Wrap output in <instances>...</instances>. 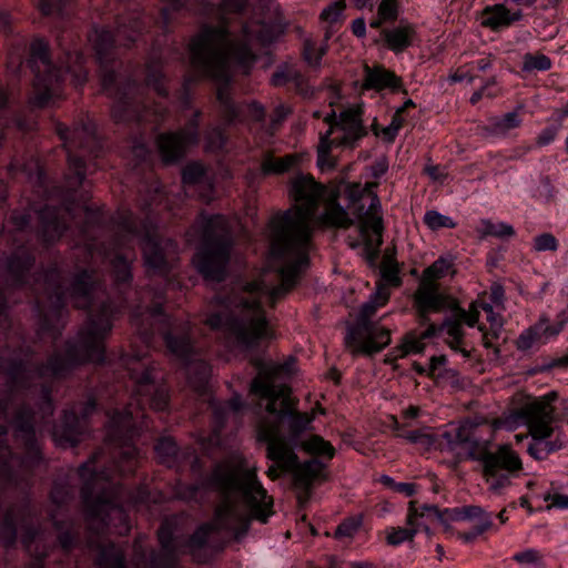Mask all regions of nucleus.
Instances as JSON below:
<instances>
[{
    "mask_svg": "<svg viewBox=\"0 0 568 568\" xmlns=\"http://www.w3.org/2000/svg\"><path fill=\"white\" fill-rule=\"evenodd\" d=\"M114 222L116 236L111 247L85 240L81 252L90 257V262L108 261L116 285L130 283V264L134 257L131 243L143 233L142 251L148 272L160 276L170 273L178 258V245L173 240L139 223L128 210L119 211ZM101 288L100 275L91 263L73 276L65 290L60 272L51 268L44 275L43 292L36 296L41 316L40 337L48 334L55 339L61 334L67 302L77 308H89L88 321L77 337L68 341L63 351L55 349L45 363L33 361L34 352L30 346L21 345L13 351L0 347V372L7 375L6 395L0 398V474H31L42 458L36 425L54 412L51 386L43 379L62 378L84 363L103 362L104 342L118 308L111 301L95 305V294Z\"/></svg>",
    "mask_w": 568,
    "mask_h": 568,
    "instance_id": "1",
    "label": "nucleus"
},
{
    "mask_svg": "<svg viewBox=\"0 0 568 568\" xmlns=\"http://www.w3.org/2000/svg\"><path fill=\"white\" fill-rule=\"evenodd\" d=\"M128 373L134 383V403H129L123 412L113 410L109 416L106 443L112 447L111 466L98 470L95 464L101 453L97 452L78 470L83 481L81 497L89 530L88 547L97 551L94 561L99 568H181L178 554L182 550V544L174 536L170 520H164L158 530L160 552L152 551L149 556L142 539L134 540L130 567L123 548L102 538L105 529L120 536L129 534L131 524L126 508L144 503L148 495L142 487L131 491L122 485L109 484L105 487L101 484L110 481L116 474L124 476L135 471L140 452L133 440L146 426L144 406L163 412L170 399L166 385L156 383L158 365L144 354H132Z\"/></svg>",
    "mask_w": 568,
    "mask_h": 568,
    "instance_id": "2",
    "label": "nucleus"
},
{
    "mask_svg": "<svg viewBox=\"0 0 568 568\" xmlns=\"http://www.w3.org/2000/svg\"><path fill=\"white\" fill-rule=\"evenodd\" d=\"M328 193L312 175L301 174L292 180L291 195L296 204L274 215L268 224L271 255L283 263L278 267L281 283L274 287L262 281L236 283L229 294L217 296L222 311L210 314L205 325L223 329L244 348H253L274 336L263 303L274 307L307 266L313 235L311 222Z\"/></svg>",
    "mask_w": 568,
    "mask_h": 568,
    "instance_id": "3",
    "label": "nucleus"
},
{
    "mask_svg": "<svg viewBox=\"0 0 568 568\" xmlns=\"http://www.w3.org/2000/svg\"><path fill=\"white\" fill-rule=\"evenodd\" d=\"M207 486L221 496L214 518L201 525L182 545L199 561L197 551L207 544L211 535L230 531L240 540L248 530L252 519L266 524L273 514V500L257 479L255 469L241 462L225 460L217 464L207 477Z\"/></svg>",
    "mask_w": 568,
    "mask_h": 568,
    "instance_id": "4",
    "label": "nucleus"
},
{
    "mask_svg": "<svg viewBox=\"0 0 568 568\" xmlns=\"http://www.w3.org/2000/svg\"><path fill=\"white\" fill-rule=\"evenodd\" d=\"M140 13H131L118 20L115 33L109 30L94 29L89 36L97 59L101 65L102 88L108 97L114 100L112 116L116 122L139 121L159 124L164 120L166 109L156 103L148 106L144 98V88L132 80L124 78L114 69L109 68L113 61L114 44L130 47L142 30Z\"/></svg>",
    "mask_w": 568,
    "mask_h": 568,
    "instance_id": "5",
    "label": "nucleus"
},
{
    "mask_svg": "<svg viewBox=\"0 0 568 568\" xmlns=\"http://www.w3.org/2000/svg\"><path fill=\"white\" fill-rule=\"evenodd\" d=\"M191 64L201 78L220 82L216 98L223 108L225 119L231 122L237 116V106L230 98V63L245 72L255 61L250 47L247 27L242 28V36H233L225 23L204 26L190 42Z\"/></svg>",
    "mask_w": 568,
    "mask_h": 568,
    "instance_id": "6",
    "label": "nucleus"
},
{
    "mask_svg": "<svg viewBox=\"0 0 568 568\" xmlns=\"http://www.w3.org/2000/svg\"><path fill=\"white\" fill-rule=\"evenodd\" d=\"M131 321L148 346L155 332L161 334L168 352L185 366L190 386L204 395L211 369L206 362L197 358L190 322L164 314L162 305L158 303L143 312L139 307Z\"/></svg>",
    "mask_w": 568,
    "mask_h": 568,
    "instance_id": "7",
    "label": "nucleus"
},
{
    "mask_svg": "<svg viewBox=\"0 0 568 568\" xmlns=\"http://www.w3.org/2000/svg\"><path fill=\"white\" fill-rule=\"evenodd\" d=\"M254 365L258 373L251 383V392L263 399H267L266 412L273 415L272 418H263L268 423H278V428L284 420L288 422V430L292 435L302 434L311 418L307 414L298 413L294 409V400L291 397V387L281 384L275 385L273 378L283 371V366L274 364H264L256 359Z\"/></svg>",
    "mask_w": 568,
    "mask_h": 568,
    "instance_id": "8",
    "label": "nucleus"
},
{
    "mask_svg": "<svg viewBox=\"0 0 568 568\" xmlns=\"http://www.w3.org/2000/svg\"><path fill=\"white\" fill-rule=\"evenodd\" d=\"M232 236L227 220L213 215L203 221L202 245L194 256V264L205 280L222 282L230 260Z\"/></svg>",
    "mask_w": 568,
    "mask_h": 568,
    "instance_id": "9",
    "label": "nucleus"
},
{
    "mask_svg": "<svg viewBox=\"0 0 568 568\" xmlns=\"http://www.w3.org/2000/svg\"><path fill=\"white\" fill-rule=\"evenodd\" d=\"M373 184H349L346 189L347 199L353 213L358 220V230L364 240L365 251L371 260L375 258L383 244L384 223L381 214V201L372 190Z\"/></svg>",
    "mask_w": 568,
    "mask_h": 568,
    "instance_id": "10",
    "label": "nucleus"
},
{
    "mask_svg": "<svg viewBox=\"0 0 568 568\" xmlns=\"http://www.w3.org/2000/svg\"><path fill=\"white\" fill-rule=\"evenodd\" d=\"M55 131L63 141V146L68 153L69 169L72 175L68 176V190L74 191L83 184L85 179V163L83 155L88 154L98 158L101 151V143L95 135V126L90 121L81 122L69 129L62 123H58Z\"/></svg>",
    "mask_w": 568,
    "mask_h": 568,
    "instance_id": "11",
    "label": "nucleus"
},
{
    "mask_svg": "<svg viewBox=\"0 0 568 568\" xmlns=\"http://www.w3.org/2000/svg\"><path fill=\"white\" fill-rule=\"evenodd\" d=\"M29 65L34 73L29 103L43 108L50 101L59 99L64 72L51 63L48 43L44 40L36 39L31 42Z\"/></svg>",
    "mask_w": 568,
    "mask_h": 568,
    "instance_id": "12",
    "label": "nucleus"
},
{
    "mask_svg": "<svg viewBox=\"0 0 568 568\" xmlns=\"http://www.w3.org/2000/svg\"><path fill=\"white\" fill-rule=\"evenodd\" d=\"M377 308L375 302L368 300L362 306L356 323L348 327L345 345L353 355H373L389 345L390 331L372 321Z\"/></svg>",
    "mask_w": 568,
    "mask_h": 568,
    "instance_id": "13",
    "label": "nucleus"
},
{
    "mask_svg": "<svg viewBox=\"0 0 568 568\" xmlns=\"http://www.w3.org/2000/svg\"><path fill=\"white\" fill-rule=\"evenodd\" d=\"M452 267L450 260L439 257L424 270L418 287L414 293V305L420 324L429 322V313H436L446 307L448 296L439 292L438 280L443 278Z\"/></svg>",
    "mask_w": 568,
    "mask_h": 568,
    "instance_id": "14",
    "label": "nucleus"
},
{
    "mask_svg": "<svg viewBox=\"0 0 568 568\" xmlns=\"http://www.w3.org/2000/svg\"><path fill=\"white\" fill-rule=\"evenodd\" d=\"M257 430L258 439L266 443V458L272 462L266 475L270 479L276 480L294 469L300 458L293 444L280 434L278 423L261 420Z\"/></svg>",
    "mask_w": 568,
    "mask_h": 568,
    "instance_id": "15",
    "label": "nucleus"
},
{
    "mask_svg": "<svg viewBox=\"0 0 568 568\" xmlns=\"http://www.w3.org/2000/svg\"><path fill=\"white\" fill-rule=\"evenodd\" d=\"M200 111H195L186 125L174 132L161 133L156 136V149L163 164L171 165L180 162L191 145L199 143Z\"/></svg>",
    "mask_w": 568,
    "mask_h": 568,
    "instance_id": "16",
    "label": "nucleus"
},
{
    "mask_svg": "<svg viewBox=\"0 0 568 568\" xmlns=\"http://www.w3.org/2000/svg\"><path fill=\"white\" fill-rule=\"evenodd\" d=\"M97 410V402L89 398L85 403L65 410L61 424L54 426L52 437L57 445L74 446L88 429V419Z\"/></svg>",
    "mask_w": 568,
    "mask_h": 568,
    "instance_id": "17",
    "label": "nucleus"
},
{
    "mask_svg": "<svg viewBox=\"0 0 568 568\" xmlns=\"http://www.w3.org/2000/svg\"><path fill=\"white\" fill-rule=\"evenodd\" d=\"M557 397L556 392H549L521 407L520 413L526 420L529 434L552 435L554 427L551 424L556 420L552 403Z\"/></svg>",
    "mask_w": 568,
    "mask_h": 568,
    "instance_id": "18",
    "label": "nucleus"
},
{
    "mask_svg": "<svg viewBox=\"0 0 568 568\" xmlns=\"http://www.w3.org/2000/svg\"><path fill=\"white\" fill-rule=\"evenodd\" d=\"M475 444L477 449L470 450V458L481 462L484 473H516L521 470V459L510 446L503 445L496 452H490L486 445Z\"/></svg>",
    "mask_w": 568,
    "mask_h": 568,
    "instance_id": "19",
    "label": "nucleus"
},
{
    "mask_svg": "<svg viewBox=\"0 0 568 568\" xmlns=\"http://www.w3.org/2000/svg\"><path fill=\"white\" fill-rule=\"evenodd\" d=\"M37 214L39 219L38 237L50 244L59 240L67 229V220L71 217V207L69 205H45L37 211Z\"/></svg>",
    "mask_w": 568,
    "mask_h": 568,
    "instance_id": "20",
    "label": "nucleus"
},
{
    "mask_svg": "<svg viewBox=\"0 0 568 568\" xmlns=\"http://www.w3.org/2000/svg\"><path fill=\"white\" fill-rule=\"evenodd\" d=\"M326 465L317 458L304 462L298 460L296 467L288 474L292 475L293 486L296 489V497L300 504L308 501L312 495L313 485L324 478Z\"/></svg>",
    "mask_w": 568,
    "mask_h": 568,
    "instance_id": "21",
    "label": "nucleus"
},
{
    "mask_svg": "<svg viewBox=\"0 0 568 568\" xmlns=\"http://www.w3.org/2000/svg\"><path fill=\"white\" fill-rule=\"evenodd\" d=\"M73 33L63 31L57 37L59 48L63 53L61 64L65 65V72L72 75V82L75 87L83 85L87 81L88 72L84 68V57L79 52L77 44L73 43Z\"/></svg>",
    "mask_w": 568,
    "mask_h": 568,
    "instance_id": "22",
    "label": "nucleus"
},
{
    "mask_svg": "<svg viewBox=\"0 0 568 568\" xmlns=\"http://www.w3.org/2000/svg\"><path fill=\"white\" fill-rule=\"evenodd\" d=\"M338 125L342 136H335L334 146L353 148L355 142L367 134L363 125L362 109L359 106L348 108L341 112Z\"/></svg>",
    "mask_w": 568,
    "mask_h": 568,
    "instance_id": "23",
    "label": "nucleus"
},
{
    "mask_svg": "<svg viewBox=\"0 0 568 568\" xmlns=\"http://www.w3.org/2000/svg\"><path fill=\"white\" fill-rule=\"evenodd\" d=\"M324 202V211L318 216V222L327 227L347 230L354 225V220L338 203V192L329 191Z\"/></svg>",
    "mask_w": 568,
    "mask_h": 568,
    "instance_id": "24",
    "label": "nucleus"
},
{
    "mask_svg": "<svg viewBox=\"0 0 568 568\" xmlns=\"http://www.w3.org/2000/svg\"><path fill=\"white\" fill-rule=\"evenodd\" d=\"M564 324H550L548 318L540 317L539 321L525 329L517 339V347L521 351H527L536 344H544L549 337L558 335L562 329Z\"/></svg>",
    "mask_w": 568,
    "mask_h": 568,
    "instance_id": "25",
    "label": "nucleus"
},
{
    "mask_svg": "<svg viewBox=\"0 0 568 568\" xmlns=\"http://www.w3.org/2000/svg\"><path fill=\"white\" fill-rule=\"evenodd\" d=\"M36 261L34 255L24 245L17 250L7 261L9 280L12 285L20 286L28 283L29 271Z\"/></svg>",
    "mask_w": 568,
    "mask_h": 568,
    "instance_id": "26",
    "label": "nucleus"
},
{
    "mask_svg": "<svg viewBox=\"0 0 568 568\" xmlns=\"http://www.w3.org/2000/svg\"><path fill=\"white\" fill-rule=\"evenodd\" d=\"M154 449L159 462L168 467H180L187 458L197 459L193 448L180 449L172 437L160 438Z\"/></svg>",
    "mask_w": 568,
    "mask_h": 568,
    "instance_id": "27",
    "label": "nucleus"
},
{
    "mask_svg": "<svg viewBox=\"0 0 568 568\" xmlns=\"http://www.w3.org/2000/svg\"><path fill=\"white\" fill-rule=\"evenodd\" d=\"M523 17L521 10L510 11L505 4L499 3L484 9L481 24L493 31H499L520 21Z\"/></svg>",
    "mask_w": 568,
    "mask_h": 568,
    "instance_id": "28",
    "label": "nucleus"
},
{
    "mask_svg": "<svg viewBox=\"0 0 568 568\" xmlns=\"http://www.w3.org/2000/svg\"><path fill=\"white\" fill-rule=\"evenodd\" d=\"M473 427L468 424L459 425L452 430H445L438 440L440 450L455 452L462 446H467L468 455L471 449H477L475 443H479L471 436Z\"/></svg>",
    "mask_w": 568,
    "mask_h": 568,
    "instance_id": "29",
    "label": "nucleus"
},
{
    "mask_svg": "<svg viewBox=\"0 0 568 568\" xmlns=\"http://www.w3.org/2000/svg\"><path fill=\"white\" fill-rule=\"evenodd\" d=\"M425 509L426 517H436L438 523L448 526L449 521L475 520L476 517L483 515L481 507L477 505H468L455 508L439 509L438 507H427Z\"/></svg>",
    "mask_w": 568,
    "mask_h": 568,
    "instance_id": "30",
    "label": "nucleus"
},
{
    "mask_svg": "<svg viewBox=\"0 0 568 568\" xmlns=\"http://www.w3.org/2000/svg\"><path fill=\"white\" fill-rule=\"evenodd\" d=\"M364 71V89L381 91L387 88L397 89L402 85L400 79L393 71L386 70L384 67L371 68L365 65Z\"/></svg>",
    "mask_w": 568,
    "mask_h": 568,
    "instance_id": "31",
    "label": "nucleus"
},
{
    "mask_svg": "<svg viewBox=\"0 0 568 568\" xmlns=\"http://www.w3.org/2000/svg\"><path fill=\"white\" fill-rule=\"evenodd\" d=\"M530 435L531 442L527 446V453L536 460H544L566 446V438L561 434H557L554 439H549L551 436Z\"/></svg>",
    "mask_w": 568,
    "mask_h": 568,
    "instance_id": "32",
    "label": "nucleus"
},
{
    "mask_svg": "<svg viewBox=\"0 0 568 568\" xmlns=\"http://www.w3.org/2000/svg\"><path fill=\"white\" fill-rule=\"evenodd\" d=\"M382 36L389 50L400 53L413 44L416 30L413 24L400 23L393 29H384Z\"/></svg>",
    "mask_w": 568,
    "mask_h": 568,
    "instance_id": "33",
    "label": "nucleus"
},
{
    "mask_svg": "<svg viewBox=\"0 0 568 568\" xmlns=\"http://www.w3.org/2000/svg\"><path fill=\"white\" fill-rule=\"evenodd\" d=\"M324 122L328 124V130L325 134L321 135L320 144L317 146V165L320 168H333L334 163L329 160V152L335 144V138H332L334 130L339 128V115L337 116L336 112L332 110L324 118Z\"/></svg>",
    "mask_w": 568,
    "mask_h": 568,
    "instance_id": "34",
    "label": "nucleus"
},
{
    "mask_svg": "<svg viewBox=\"0 0 568 568\" xmlns=\"http://www.w3.org/2000/svg\"><path fill=\"white\" fill-rule=\"evenodd\" d=\"M30 219L29 212L14 211L1 229V241L6 243L12 242V244L20 242L29 227Z\"/></svg>",
    "mask_w": 568,
    "mask_h": 568,
    "instance_id": "35",
    "label": "nucleus"
},
{
    "mask_svg": "<svg viewBox=\"0 0 568 568\" xmlns=\"http://www.w3.org/2000/svg\"><path fill=\"white\" fill-rule=\"evenodd\" d=\"M427 507H436L435 505L423 504L420 505L416 500H410L408 504V514L406 524L417 527L418 531L424 530L427 536H430V525L438 523L436 517H426L425 509Z\"/></svg>",
    "mask_w": 568,
    "mask_h": 568,
    "instance_id": "36",
    "label": "nucleus"
},
{
    "mask_svg": "<svg viewBox=\"0 0 568 568\" xmlns=\"http://www.w3.org/2000/svg\"><path fill=\"white\" fill-rule=\"evenodd\" d=\"M300 161L297 154H286L282 158H275L267 153L261 164L264 174H282L295 166Z\"/></svg>",
    "mask_w": 568,
    "mask_h": 568,
    "instance_id": "37",
    "label": "nucleus"
},
{
    "mask_svg": "<svg viewBox=\"0 0 568 568\" xmlns=\"http://www.w3.org/2000/svg\"><path fill=\"white\" fill-rule=\"evenodd\" d=\"M145 80L148 87L153 88L160 97H166L168 90L163 82L162 61L159 58H151L145 65Z\"/></svg>",
    "mask_w": 568,
    "mask_h": 568,
    "instance_id": "38",
    "label": "nucleus"
},
{
    "mask_svg": "<svg viewBox=\"0 0 568 568\" xmlns=\"http://www.w3.org/2000/svg\"><path fill=\"white\" fill-rule=\"evenodd\" d=\"M437 326L433 323L428 324V327L419 335L416 336L415 334H407L404 338V342L400 346V353L398 356L403 357L409 353H422L424 351V343L423 339L433 337L437 332Z\"/></svg>",
    "mask_w": 568,
    "mask_h": 568,
    "instance_id": "39",
    "label": "nucleus"
},
{
    "mask_svg": "<svg viewBox=\"0 0 568 568\" xmlns=\"http://www.w3.org/2000/svg\"><path fill=\"white\" fill-rule=\"evenodd\" d=\"M477 232L480 237L494 236L497 239H510L515 236V229L505 222H493L488 219H483L479 222Z\"/></svg>",
    "mask_w": 568,
    "mask_h": 568,
    "instance_id": "40",
    "label": "nucleus"
},
{
    "mask_svg": "<svg viewBox=\"0 0 568 568\" xmlns=\"http://www.w3.org/2000/svg\"><path fill=\"white\" fill-rule=\"evenodd\" d=\"M302 447L310 455L326 457L327 459H333L336 453L333 445L320 435H312L302 443Z\"/></svg>",
    "mask_w": 568,
    "mask_h": 568,
    "instance_id": "41",
    "label": "nucleus"
},
{
    "mask_svg": "<svg viewBox=\"0 0 568 568\" xmlns=\"http://www.w3.org/2000/svg\"><path fill=\"white\" fill-rule=\"evenodd\" d=\"M394 428L398 432L397 436L407 439L413 444H420L425 447H429L434 444L433 436L423 430H405L404 426L395 419Z\"/></svg>",
    "mask_w": 568,
    "mask_h": 568,
    "instance_id": "42",
    "label": "nucleus"
},
{
    "mask_svg": "<svg viewBox=\"0 0 568 568\" xmlns=\"http://www.w3.org/2000/svg\"><path fill=\"white\" fill-rule=\"evenodd\" d=\"M551 68V60L545 54L526 53L523 59V70L526 72L531 71H547Z\"/></svg>",
    "mask_w": 568,
    "mask_h": 568,
    "instance_id": "43",
    "label": "nucleus"
},
{
    "mask_svg": "<svg viewBox=\"0 0 568 568\" xmlns=\"http://www.w3.org/2000/svg\"><path fill=\"white\" fill-rule=\"evenodd\" d=\"M326 53L325 48H316L315 43L311 40H305L303 44V59L312 69H317L321 65L322 58Z\"/></svg>",
    "mask_w": 568,
    "mask_h": 568,
    "instance_id": "44",
    "label": "nucleus"
},
{
    "mask_svg": "<svg viewBox=\"0 0 568 568\" xmlns=\"http://www.w3.org/2000/svg\"><path fill=\"white\" fill-rule=\"evenodd\" d=\"M424 223L433 231L443 227L454 229L456 226V223L449 216L443 215L434 210L425 213Z\"/></svg>",
    "mask_w": 568,
    "mask_h": 568,
    "instance_id": "45",
    "label": "nucleus"
},
{
    "mask_svg": "<svg viewBox=\"0 0 568 568\" xmlns=\"http://www.w3.org/2000/svg\"><path fill=\"white\" fill-rule=\"evenodd\" d=\"M417 532L418 528L413 527L412 525H407V527L392 528L387 534V542L392 546H397L404 541L413 540Z\"/></svg>",
    "mask_w": 568,
    "mask_h": 568,
    "instance_id": "46",
    "label": "nucleus"
},
{
    "mask_svg": "<svg viewBox=\"0 0 568 568\" xmlns=\"http://www.w3.org/2000/svg\"><path fill=\"white\" fill-rule=\"evenodd\" d=\"M206 149L209 151H220L226 143L224 130L220 126L211 128L205 134Z\"/></svg>",
    "mask_w": 568,
    "mask_h": 568,
    "instance_id": "47",
    "label": "nucleus"
},
{
    "mask_svg": "<svg viewBox=\"0 0 568 568\" xmlns=\"http://www.w3.org/2000/svg\"><path fill=\"white\" fill-rule=\"evenodd\" d=\"M510 474L511 473H498V471H491V473H484V476L486 477V481L489 485V489L499 493L501 489L510 485Z\"/></svg>",
    "mask_w": 568,
    "mask_h": 568,
    "instance_id": "48",
    "label": "nucleus"
},
{
    "mask_svg": "<svg viewBox=\"0 0 568 568\" xmlns=\"http://www.w3.org/2000/svg\"><path fill=\"white\" fill-rule=\"evenodd\" d=\"M521 119L517 112L506 113L503 118L494 122V130L498 133H506L509 130L518 128Z\"/></svg>",
    "mask_w": 568,
    "mask_h": 568,
    "instance_id": "49",
    "label": "nucleus"
},
{
    "mask_svg": "<svg viewBox=\"0 0 568 568\" xmlns=\"http://www.w3.org/2000/svg\"><path fill=\"white\" fill-rule=\"evenodd\" d=\"M205 175V170L200 163L187 164L182 172V180L184 184H196Z\"/></svg>",
    "mask_w": 568,
    "mask_h": 568,
    "instance_id": "50",
    "label": "nucleus"
},
{
    "mask_svg": "<svg viewBox=\"0 0 568 568\" xmlns=\"http://www.w3.org/2000/svg\"><path fill=\"white\" fill-rule=\"evenodd\" d=\"M490 329H485L484 326H478L479 331L483 332V345L486 348H494V339L499 337V333L503 326L501 322H497L495 318L489 317Z\"/></svg>",
    "mask_w": 568,
    "mask_h": 568,
    "instance_id": "51",
    "label": "nucleus"
},
{
    "mask_svg": "<svg viewBox=\"0 0 568 568\" xmlns=\"http://www.w3.org/2000/svg\"><path fill=\"white\" fill-rule=\"evenodd\" d=\"M295 67L290 64H283L277 67L275 72L272 74L271 84L274 87H283L291 82L293 78Z\"/></svg>",
    "mask_w": 568,
    "mask_h": 568,
    "instance_id": "52",
    "label": "nucleus"
},
{
    "mask_svg": "<svg viewBox=\"0 0 568 568\" xmlns=\"http://www.w3.org/2000/svg\"><path fill=\"white\" fill-rule=\"evenodd\" d=\"M558 241L551 233H542L534 239V250L537 252L557 251Z\"/></svg>",
    "mask_w": 568,
    "mask_h": 568,
    "instance_id": "53",
    "label": "nucleus"
},
{
    "mask_svg": "<svg viewBox=\"0 0 568 568\" xmlns=\"http://www.w3.org/2000/svg\"><path fill=\"white\" fill-rule=\"evenodd\" d=\"M345 7L346 0H336L322 11L321 19L331 23L337 22Z\"/></svg>",
    "mask_w": 568,
    "mask_h": 568,
    "instance_id": "54",
    "label": "nucleus"
},
{
    "mask_svg": "<svg viewBox=\"0 0 568 568\" xmlns=\"http://www.w3.org/2000/svg\"><path fill=\"white\" fill-rule=\"evenodd\" d=\"M291 82L294 84L295 90L298 94L306 97V98L313 95L314 91L311 88V85L308 84V80L296 68L294 69V73H293V78H292Z\"/></svg>",
    "mask_w": 568,
    "mask_h": 568,
    "instance_id": "55",
    "label": "nucleus"
},
{
    "mask_svg": "<svg viewBox=\"0 0 568 568\" xmlns=\"http://www.w3.org/2000/svg\"><path fill=\"white\" fill-rule=\"evenodd\" d=\"M489 530V521L486 517L480 525H474L473 529L466 532H458L457 537L465 544H473L478 536Z\"/></svg>",
    "mask_w": 568,
    "mask_h": 568,
    "instance_id": "56",
    "label": "nucleus"
},
{
    "mask_svg": "<svg viewBox=\"0 0 568 568\" xmlns=\"http://www.w3.org/2000/svg\"><path fill=\"white\" fill-rule=\"evenodd\" d=\"M542 555L539 550L529 548L514 555L513 559L520 565H535L540 562Z\"/></svg>",
    "mask_w": 568,
    "mask_h": 568,
    "instance_id": "57",
    "label": "nucleus"
},
{
    "mask_svg": "<svg viewBox=\"0 0 568 568\" xmlns=\"http://www.w3.org/2000/svg\"><path fill=\"white\" fill-rule=\"evenodd\" d=\"M382 277L394 286H398L400 284V278L398 276L399 270L396 263L394 262H383L382 265Z\"/></svg>",
    "mask_w": 568,
    "mask_h": 568,
    "instance_id": "58",
    "label": "nucleus"
},
{
    "mask_svg": "<svg viewBox=\"0 0 568 568\" xmlns=\"http://www.w3.org/2000/svg\"><path fill=\"white\" fill-rule=\"evenodd\" d=\"M398 0H382L377 14L382 17V19H397L398 16Z\"/></svg>",
    "mask_w": 568,
    "mask_h": 568,
    "instance_id": "59",
    "label": "nucleus"
},
{
    "mask_svg": "<svg viewBox=\"0 0 568 568\" xmlns=\"http://www.w3.org/2000/svg\"><path fill=\"white\" fill-rule=\"evenodd\" d=\"M246 7V0H223L220 4V16L225 20L226 14L239 13Z\"/></svg>",
    "mask_w": 568,
    "mask_h": 568,
    "instance_id": "60",
    "label": "nucleus"
},
{
    "mask_svg": "<svg viewBox=\"0 0 568 568\" xmlns=\"http://www.w3.org/2000/svg\"><path fill=\"white\" fill-rule=\"evenodd\" d=\"M210 406L213 410V416L215 419L216 432H217L224 426L229 408L225 405V403H217L215 400H211Z\"/></svg>",
    "mask_w": 568,
    "mask_h": 568,
    "instance_id": "61",
    "label": "nucleus"
},
{
    "mask_svg": "<svg viewBox=\"0 0 568 568\" xmlns=\"http://www.w3.org/2000/svg\"><path fill=\"white\" fill-rule=\"evenodd\" d=\"M50 498L53 504L60 507L69 500L70 490L65 486L55 483L50 493Z\"/></svg>",
    "mask_w": 568,
    "mask_h": 568,
    "instance_id": "62",
    "label": "nucleus"
},
{
    "mask_svg": "<svg viewBox=\"0 0 568 568\" xmlns=\"http://www.w3.org/2000/svg\"><path fill=\"white\" fill-rule=\"evenodd\" d=\"M69 0H40V9L43 14L61 13Z\"/></svg>",
    "mask_w": 568,
    "mask_h": 568,
    "instance_id": "63",
    "label": "nucleus"
},
{
    "mask_svg": "<svg viewBox=\"0 0 568 568\" xmlns=\"http://www.w3.org/2000/svg\"><path fill=\"white\" fill-rule=\"evenodd\" d=\"M444 327L446 328L449 338L457 339V342H463L464 331L458 321L446 320L440 328Z\"/></svg>",
    "mask_w": 568,
    "mask_h": 568,
    "instance_id": "64",
    "label": "nucleus"
}]
</instances>
